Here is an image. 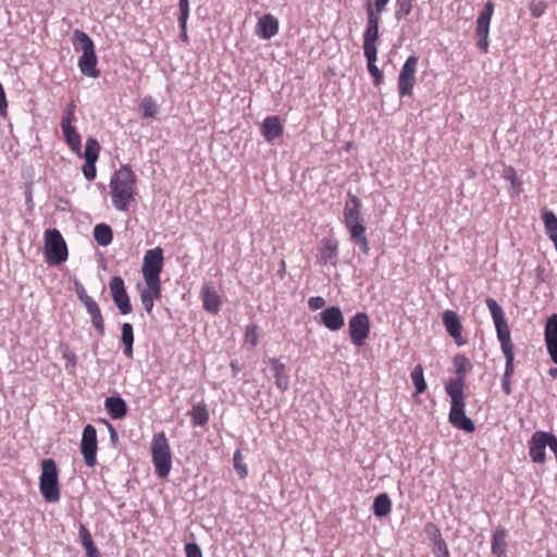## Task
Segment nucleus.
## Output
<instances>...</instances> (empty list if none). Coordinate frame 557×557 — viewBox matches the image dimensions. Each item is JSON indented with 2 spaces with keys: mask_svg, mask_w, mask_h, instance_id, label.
Instances as JSON below:
<instances>
[{
  "mask_svg": "<svg viewBox=\"0 0 557 557\" xmlns=\"http://www.w3.org/2000/svg\"><path fill=\"white\" fill-rule=\"evenodd\" d=\"M396 1V11L395 17L396 20H401L403 17L410 14L412 9V0H395Z\"/></svg>",
  "mask_w": 557,
  "mask_h": 557,
  "instance_id": "4c0bfd02",
  "label": "nucleus"
},
{
  "mask_svg": "<svg viewBox=\"0 0 557 557\" xmlns=\"http://www.w3.org/2000/svg\"><path fill=\"white\" fill-rule=\"evenodd\" d=\"M285 272V262L282 261V268H280V274L283 275Z\"/></svg>",
  "mask_w": 557,
  "mask_h": 557,
  "instance_id": "680f3d73",
  "label": "nucleus"
},
{
  "mask_svg": "<svg viewBox=\"0 0 557 557\" xmlns=\"http://www.w3.org/2000/svg\"><path fill=\"white\" fill-rule=\"evenodd\" d=\"M94 238L99 246H109L113 239V233L111 227L103 223L97 224L94 227Z\"/></svg>",
  "mask_w": 557,
  "mask_h": 557,
  "instance_id": "7c9ffc66",
  "label": "nucleus"
},
{
  "mask_svg": "<svg viewBox=\"0 0 557 557\" xmlns=\"http://www.w3.org/2000/svg\"><path fill=\"white\" fill-rule=\"evenodd\" d=\"M468 363H469V360L466 357H463V356H456L455 359H454V364L456 367V373L458 375H461L466 371L465 367Z\"/></svg>",
  "mask_w": 557,
  "mask_h": 557,
  "instance_id": "de8ad7c7",
  "label": "nucleus"
},
{
  "mask_svg": "<svg viewBox=\"0 0 557 557\" xmlns=\"http://www.w3.org/2000/svg\"><path fill=\"white\" fill-rule=\"evenodd\" d=\"M86 555H87V557H100L97 548H94L92 550H87Z\"/></svg>",
  "mask_w": 557,
  "mask_h": 557,
  "instance_id": "13d9d810",
  "label": "nucleus"
},
{
  "mask_svg": "<svg viewBox=\"0 0 557 557\" xmlns=\"http://www.w3.org/2000/svg\"><path fill=\"white\" fill-rule=\"evenodd\" d=\"M75 104L72 102L67 106L64 111L63 117L61 120V126H70L72 125V121L74 120Z\"/></svg>",
  "mask_w": 557,
  "mask_h": 557,
  "instance_id": "c03bdc74",
  "label": "nucleus"
},
{
  "mask_svg": "<svg viewBox=\"0 0 557 557\" xmlns=\"http://www.w3.org/2000/svg\"><path fill=\"white\" fill-rule=\"evenodd\" d=\"M85 309L87 313L91 318V323L96 331L100 334H104V321L101 313V310L98 306V304L91 298L88 301L84 302Z\"/></svg>",
  "mask_w": 557,
  "mask_h": 557,
  "instance_id": "393cba45",
  "label": "nucleus"
},
{
  "mask_svg": "<svg viewBox=\"0 0 557 557\" xmlns=\"http://www.w3.org/2000/svg\"><path fill=\"white\" fill-rule=\"evenodd\" d=\"M494 12V4L488 1L485 3L483 11L480 13L476 21V35L479 37L478 46L484 52L488 49V33L490 23Z\"/></svg>",
  "mask_w": 557,
  "mask_h": 557,
  "instance_id": "4468645a",
  "label": "nucleus"
},
{
  "mask_svg": "<svg viewBox=\"0 0 557 557\" xmlns=\"http://www.w3.org/2000/svg\"><path fill=\"white\" fill-rule=\"evenodd\" d=\"M445 391L450 397L451 406L448 413V421L456 429L471 433L475 430L474 422L466 416L465 394H463V379H453L445 383Z\"/></svg>",
  "mask_w": 557,
  "mask_h": 557,
  "instance_id": "f03ea898",
  "label": "nucleus"
},
{
  "mask_svg": "<svg viewBox=\"0 0 557 557\" xmlns=\"http://www.w3.org/2000/svg\"><path fill=\"white\" fill-rule=\"evenodd\" d=\"M502 388L506 395L511 394L510 377L503 376Z\"/></svg>",
  "mask_w": 557,
  "mask_h": 557,
  "instance_id": "864d4df0",
  "label": "nucleus"
},
{
  "mask_svg": "<svg viewBox=\"0 0 557 557\" xmlns=\"http://www.w3.org/2000/svg\"><path fill=\"white\" fill-rule=\"evenodd\" d=\"M549 438V433L543 431H536L530 442H529V450L530 457L532 461L541 463L545 461V448L547 446V441Z\"/></svg>",
  "mask_w": 557,
  "mask_h": 557,
  "instance_id": "f3484780",
  "label": "nucleus"
},
{
  "mask_svg": "<svg viewBox=\"0 0 557 557\" xmlns=\"http://www.w3.org/2000/svg\"><path fill=\"white\" fill-rule=\"evenodd\" d=\"M140 109L144 117H154L157 114V104L151 97L143 99Z\"/></svg>",
  "mask_w": 557,
  "mask_h": 557,
  "instance_id": "58836bf2",
  "label": "nucleus"
},
{
  "mask_svg": "<svg viewBox=\"0 0 557 557\" xmlns=\"http://www.w3.org/2000/svg\"><path fill=\"white\" fill-rule=\"evenodd\" d=\"M418 67V57L410 55L405 61L398 76V91L400 96L412 95Z\"/></svg>",
  "mask_w": 557,
  "mask_h": 557,
  "instance_id": "f8f14e48",
  "label": "nucleus"
},
{
  "mask_svg": "<svg viewBox=\"0 0 557 557\" xmlns=\"http://www.w3.org/2000/svg\"><path fill=\"white\" fill-rule=\"evenodd\" d=\"M506 537L507 531L503 528L497 529L493 534L492 550L498 557H506Z\"/></svg>",
  "mask_w": 557,
  "mask_h": 557,
  "instance_id": "c756f323",
  "label": "nucleus"
},
{
  "mask_svg": "<svg viewBox=\"0 0 557 557\" xmlns=\"http://www.w3.org/2000/svg\"><path fill=\"white\" fill-rule=\"evenodd\" d=\"M443 324L447 333L454 338L458 346H462L467 341L461 335V322L458 314L455 311L446 310L443 313Z\"/></svg>",
  "mask_w": 557,
  "mask_h": 557,
  "instance_id": "a211bd4d",
  "label": "nucleus"
},
{
  "mask_svg": "<svg viewBox=\"0 0 557 557\" xmlns=\"http://www.w3.org/2000/svg\"><path fill=\"white\" fill-rule=\"evenodd\" d=\"M363 52L368 62V70L374 78V84H381L383 81V73L375 65L377 53L376 45H363Z\"/></svg>",
  "mask_w": 557,
  "mask_h": 557,
  "instance_id": "b1692460",
  "label": "nucleus"
},
{
  "mask_svg": "<svg viewBox=\"0 0 557 557\" xmlns=\"http://www.w3.org/2000/svg\"><path fill=\"white\" fill-rule=\"evenodd\" d=\"M411 380L418 394H422L426 389V383L423 376V369L420 364L416 366L411 372Z\"/></svg>",
  "mask_w": 557,
  "mask_h": 557,
  "instance_id": "e433bc0d",
  "label": "nucleus"
},
{
  "mask_svg": "<svg viewBox=\"0 0 557 557\" xmlns=\"http://www.w3.org/2000/svg\"><path fill=\"white\" fill-rule=\"evenodd\" d=\"M133 342H134V332L133 326L129 323L122 324V343L124 345V354L126 357H133Z\"/></svg>",
  "mask_w": 557,
  "mask_h": 557,
  "instance_id": "f704fd0d",
  "label": "nucleus"
},
{
  "mask_svg": "<svg viewBox=\"0 0 557 557\" xmlns=\"http://www.w3.org/2000/svg\"><path fill=\"white\" fill-rule=\"evenodd\" d=\"M113 301L122 314L132 312L129 297L126 293L124 281L120 276H113L109 283Z\"/></svg>",
  "mask_w": 557,
  "mask_h": 557,
  "instance_id": "2eb2a0df",
  "label": "nucleus"
},
{
  "mask_svg": "<svg viewBox=\"0 0 557 557\" xmlns=\"http://www.w3.org/2000/svg\"><path fill=\"white\" fill-rule=\"evenodd\" d=\"M278 20L272 14L263 15L257 23L256 34L259 38L268 40L278 32Z\"/></svg>",
  "mask_w": 557,
  "mask_h": 557,
  "instance_id": "aec40b11",
  "label": "nucleus"
},
{
  "mask_svg": "<svg viewBox=\"0 0 557 557\" xmlns=\"http://www.w3.org/2000/svg\"><path fill=\"white\" fill-rule=\"evenodd\" d=\"M506 177L511 181L513 186H516V184H517V174H516V171L512 168H509L508 170H506Z\"/></svg>",
  "mask_w": 557,
  "mask_h": 557,
  "instance_id": "5fc2aeb1",
  "label": "nucleus"
},
{
  "mask_svg": "<svg viewBox=\"0 0 557 557\" xmlns=\"http://www.w3.org/2000/svg\"><path fill=\"white\" fill-rule=\"evenodd\" d=\"M191 422L195 426H202L209 421V411L203 403H197L190 410Z\"/></svg>",
  "mask_w": 557,
  "mask_h": 557,
  "instance_id": "473e14b6",
  "label": "nucleus"
},
{
  "mask_svg": "<svg viewBox=\"0 0 557 557\" xmlns=\"http://www.w3.org/2000/svg\"><path fill=\"white\" fill-rule=\"evenodd\" d=\"M151 456L157 475L159 478H166L172 468V455L163 432L153 436L151 442Z\"/></svg>",
  "mask_w": 557,
  "mask_h": 557,
  "instance_id": "423d86ee",
  "label": "nucleus"
},
{
  "mask_svg": "<svg viewBox=\"0 0 557 557\" xmlns=\"http://www.w3.org/2000/svg\"><path fill=\"white\" fill-rule=\"evenodd\" d=\"M136 185V175L127 165H122L111 176L110 188L113 207L126 212L128 211L131 202L134 200Z\"/></svg>",
  "mask_w": 557,
  "mask_h": 557,
  "instance_id": "f257e3e1",
  "label": "nucleus"
},
{
  "mask_svg": "<svg viewBox=\"0 0 557 557\" xmlns=\"http://www.w3.org/2000/svg\"><path fill=\"white\" fill-rule=\"evenodd\" d=\"M100 151V145L95 138H88L85 146V164L83 166V174L91 181L96 177V161Z\"/></svg>",
  "mask_w": 557,
  "mask_h": 557,
  "instance_id": "dca6fc26",
  "label": "nucleus"
},
{
  "mask_svg": "<svg viewBox=\"0 0 557 557\" xmlns=\"http://www.w3.org/2000/svg\"><path fill=\"white\" fill-rule=\"evenodd\" d=\"M62 357L65 359V368L69 371H73L76 366V355L71 351L69 348H64L62 352Z\"/></svg>",
  "mask_w": 557,
  "mask_h": 557,
  "instance_id": "37998d69",
  "label": "nucleus"
},
{
  "mask_svg": "<svg viewBox=\"0 0 557 557\" xmlns=\"http://www.w3.org/2000/svg\"><path fill=\"white\" fill-rule=\"evenodd\" d=\"M546 5L543 1L532 2L530 10L533 16L539 17L545 12Z\"/></svg>",
  "mask_w": 557,
  "mask_h": 557,
  "instance_id": "09e8293b",
  "label": "nucleus"
},
{
  "mask_svg": "<svg viewBox=\"0 0 557 557\" xmlns=\"http://www.w3.org/2000/svg\"><path fill=\"white\" fill-rule=\"evenodd\" d=\"M261 134L267 141H273L274 139L283 135V125L277 116H268L261 124Z\"/></svg>",
  "mask_w": 557,
  "mask_h": 557,
  "instance_id": "4be33fe9",
  "label": "nucleus"
},
{
  "mask_svg": "<svg viewBox=\"0 0 557 557\" xmlns=\"http://www.w3.org/2000/svg\"><path fill=\"white\" fill-rule=\"evenodd\" d=\"M320 315H321L322 323L330 331H333V332L338 331L345 324V320H344L342 310L336 306L326 308L325 310H323L320 313Z\"/></svg>",
  "mask_w": 557,
  "mask_h": 557,
  "instance_id": "412c9836",
  "label": "nucleus"
},
{
  "mask_svg": "<svg viewBox=\"0 0 557 557\" xmlns=\"http://www.w3.org/2000/svg\"><path fill=\"white\" fill-rule=\"evenodd\" d=\"M233 460H234V468H235L236 472L238 473V475L240 478H246L247 473H248V470H247L246 465L242 463V453H240V450H238V449L235 450L234 456H233Z\"/></svg>",
  "mask_w": 557,
  "mask_h": 557,
  "instance_id": "79ce46f5",
  "label": "nucleus"
},
{
  "mask_svg": "<svg viewBox=\"0 0 557 557\" xmlns=\"http://www.w3.org/2000/svg\"><path fill=\"white\" fill-rule=\"evenodd\" d=\"M259 334L257 325H248L245 332V343L249 344L251 347H255L258 344Z\"/></svg>",
  "mask_w": 557,
  "mask_h": 557,
  "instance_id": "a19ab883",
  "label": "nucleus"
},
{
  "mask_svg": "<svg viewBox=\"0 0 557 557\" xmlns=\"http://www.w3.org/2000/svg\"><path fill=\"white\" fill-rule=\"evenodd\" d=\"M97 431L91 424H88L83 430L81 441V453L84 457V461L88 467H94L97 462Z\"/></svg>",
  "mask_w": 557,
  "mask_h": 557,
  "instance_id": "ddd939ff",
  "label": "nucleus"
},
{
  "mask_svg": "<svg viewBox=\"0 0 557 557\" xmlns=\"http://www.w3.org/2000/svg\"><path fill=\"white\" fill-rule=\"evenodd\" d=\"M163 250L160 247L146 251L141 267L145 283L161 284L160 274L163 269Z\"/></svg>",
  "mask_w": 557,
  "mask_h": 557,
  "instance_id": "9d476101",
  "label": "nucleus"
},
{
  "mask_svg": "<svg viewBox=\"0 0 557 557\" xmlns=\"http://www.w3.org/2000/svg\"><path fill=\"white\" fill-rule=\"evenodd\" d=\"M543 222L546 233L552 242L557 240V216L552 211L543 213Z\"/></svg>",
  "mask_w": 557,
  "mask_h": 557,
  "instance_id": "c9c22d12",
  "label": "nucleus"
},
{
  "mask_svg": "<svg viewBox=\"0 0 557 557\" xmlns=\"http://www.w3.org/2000/svg\"><path fill=\"white\" fill-rule=\"evenodd\" d=\"M8 102L4 94V89L0 84V115H3L7 111Z\"/></svg>",
  "mask_w": 557,
  "mask_h": 557,
  "instance_id": "603ef678",
  "label": "nucleus"
},
{
  "mask_svg": "<svg viewBox=\"0 0 557 557\" xmlns=\"http://www.w3.org/2000/svg\"><path fill=\"white\" fill-rule=\"evenodd\" d=\"M485 302L493 318L497 337L500 342L502 350L506 359L505 372L503 376L511 377L513 374L515 355L513 346L510 339V331L504 311L494 298L488 297Z\"/></svg>",
  "mask_w": 557,
  "mask_h": 557,
  "instance_id": "7ed1b4c3",
  "label": "nucleus"
},
{
  "mask_svg": "<svg viewBox=\"0 0 557 557\" xmlns=\"http://www.w3.org/2000/svg\"><path fill=\"white\" fill-rule=\"evenodd\" d=\"M389 0L368 1L367 9V28L363 34V45H375L379 38V24L381 13L385 10Z\"/></svg>",
  "mask_w": 557,
  "mask_h": 557,
  "instance_id": "1a4fd4ad",
  "label": "nucleus"
},
{
  "mask_svg": "<svg viewBox=\"0 0 557 557\" xmlns=\"http://www.w3.org/2000/svg\"><path fill=\"white\" fill-rule=\"evenodd\" d=\"M106 410L112 419H121L126 414V403L119 396L108 397L104 401Z\"/></svg>",
  "mask_w": 557,
  "mask_h": 557,
  "instance_id": "cd10ccee",
  "label": "nucleus"
},
{
  "mask_svg": "<svg viewBox=\"0 0 557 557\" xmlns=\"http://www.w3.org/2000/svg\"><path fill=\"white\" fill-rule=\"evenodd\" d=\"M544 337L547 351L552 360L557 364V313L552 314L547 319Z\"/></svg>",
  "mask_w": 557,
  "mask_h": 557,
  "instance_id": "6ab92c4d",
  "label": "nucleus"
},
{
  "mask_svg": "<svg viewBox=\"0 0 557 557\" xmlns=\"http://www.w3.org/2000/svg\"><path fill=\"white\" fill-rule=\"evenodd\" d=\"M349 202L344 208V222L349 231L350 237L359 245L364 255L369 253L370 246L366 236V227L360 214L361 201L360 199L349 194Z\"/></svg>",
  "mask_w": 557,
  "mask_h": 557,
  "instance_id": "20e7f679",
  "label": "nucleus"
},
{
  "mask_svg": "<svg viewBox=\"0 0 557 557\" xmlns=\"http://www.w3.org/2000/svg\"><path fill=\"white\" fill-rule=\"evenodd\" d=\"M161 297V284L146 283V289L140 293L141 304L147 311L151 313L153 309V301Z\"/></svg>",
  "mask_w": 557,
  "mask_h": 557,
  "instance_id": "5701e85b",
  "label": "nucleus"
},
{
  "mask_svg": "<svg viewBox=\"0 0 557 557\" xmlns=\"http://www.w3.org/2000/svg\"><path fill=\"white\" fill-rule=\"evenodd\" d=\"M74 37L75 40L81 44L83 51V54L78 60V66L81 72L86 76L97 78L100 73L96 67L97 55L95 52V45L92 40L86 33L79 29H76L74 32Z\"/></svg>",
  "mask_w": 557,
  "mask_h": 557,
  "instance_id": "6e6552de",
  "label": "nucleus"
},
{
  "mask_svg": "<svg viewBox=\"0 0 557 557\" xmlns=\"http://www.w3.org/2000/svg\"><path fill=\"white\" fill-rule=\"evenodd\" d=\"M45 258L48 264L59 265L69 257L67 246L57 228L45 232Z\"/></svg>",
  "mask_w": 557,
  "mask_h": 557,
  "instance_id": "0eeeda50",
  "label": "nucleus"
},
{
  "mask_svg": "<svg viewBox=\"0 0 557 557\" xmlns=\"http://www.w3.org/2000/svg\"><path fill=\"white\" fill-rule=\"evenodd\" d=\"M445 555H448V549L446 546H445Z\"/></svg>",
  "mask_w": 557,
  "mask_h": 557,
  "instance_id": "e2e57ef3",
  "label": "nucleus"
},
{
  "mask_svg": "<svg viewBox=\"0 0 557 557\" xmlns=\"http://www.w3.org/2000/svg\"><path fill=\"white\" fill-rule=\"evenodd\" d=\"M79 539H81V543L85 547L86 552L92 550L94 548H96L89 531L83 524L79 527Z\"/></svg>",
  "mask_w": 557,
  "mask_h": 557,
  "instance_id": "ea45409f",
  "label": "nucleus"
},
{
  "mask_svg": "<svg viewBox=\"0 0 557 557\" xmlns=\"http://www.w3.org/2000/svg\"><path fill=\"white\" fill-rule=\"evenodd\" d=\"M392 510V502L387 494L377 495L373 502V512L376 517H386Z\"/></svg>",
  "mask_w": 557,
  "mask_h": 557,
  "instance_id": "2f4dec72",
  "label": "nucleus"
},
{
  "mask_svg": "<svg viewBox=\"0 0 557 557\" xmlns=\"http://www.w3.org/2000/svg\"><path fill=\"white\" fill-rule=\"evenodd\" d=\"M549 375L553 376V377H557V368L550 369L549 370Z\"/></svg>",
  "mask_w": 557,
  "mask_h": 557,
  "instance_id": "052dcab7",
  "label": "nucleus"
},
{
  "mask_svg": "<svg viewBox=\"0 0 557 557\" xmlns=\"http://www.w3.org/2000/svg\"><path fill=\"white\" fill-rule=\"evenodd\" d=\"M185 553L187 557H202L200 547L195 543H187L185 545Z\"/></svg>",
  "mask_w": 557,
  "mask_h": 557,
  "instance_id": "49530a36",
  "label": "nucleus"
},
{
  "mask_svg": "<svg viewBox=\"0 0 557 557\" xmlns=\"http://www.w3.org/2000/svg\"><path fill=\"white\" fill-rule=\"evenodd\" d=\"M351 343L358 347L364 345L370 334V319L367 313L358 312L348 322Z\"/></svg>",
  "mask_w": 557,
  "mask_h": 557,
  "instance_id": "9b49d317",
  "label": "nucleus"
},
{
  "mask_svg": "<svg viewBox=\"0 0 557 557\" xmlns=\"http://www.w3.org/2000/svg\"><path fill=\"white\" fill-rule=\"evenodd\" d=\"M180 23V27H181V38L186 41L188 36H187V21H184V22H178Z\"/></svg>",
  "mask_w": 557,
  "mask_h": 557,
  "instance_id": "6e6d98bb",
  "label": "nucleus"
},
{
  "mask_svg": "<svg viewBox=\"0 0 557 557\" xmlns=\"http://www.w3.org/2000/svg\"><path fill=\"white\" fill-rule=\"evenodd\" d=\"M75 286L77 297L83 304L91 299V297L86 293L85 287L81 283L76 282Z\"/></svg>",
  "mask_w": 557,
  "mask_h": 557,
  "instance_id": "8fccbe9b",
  "label": "nucleus"
},
{
  "mask_svg": "<svg viewBox=\"0 0 557 557\" xmlns=\"http://www.w3.org/2000/svg\"><path fill=\"white\" fill-rule=\"evenodd\" d=\"M203 308L211 313H216L220 310L221 299L218 293L209 286L202 288Z\"/></svg>",
  "mask_w": 557,
  "mask_h": 557,
  "instance_id": "c85d7f7f",
  "label": "nucleus"
},
{
  "mask_svg": "<svg viewBox=\"0 0 557 557\" xmlns=\"http://www.w3.org/2000/svg\"><path fill=\"white\" fill-rule=\"evenodd\" d=\"M109 432H110V438L112 441L113 444H115L119 440V435H117V432L115 431V429L109 424Z\"/></svg>",
  "mask_w": 557,
  "mask_h": 557,
  "instance_id": "4d7b16f0",
  "label": "nucleus"
},
{
  "mask_svg": "<svg viewBox=\"0 0 557 557\" xmlns=\"http://www.w3.org/2000/svg\"><path fill=\"white\" fill-rule=\"evenodd\" d=\"M231 368H232V370H233V372H234V375H236V374H237V372L239 371L238 362H237V361H233V362L231 363Z\"/></svg>",
  "mask_w": 557,
  "mask_h": 557,
  "instance_id": "bf43d9fd",
  "label": "nucleus"
},
{
  "mask_svg": "<svg viewBox=\"0 0 557 557\" xmlns=\"http://www.w3.org/2000/svg\"><path fill=\"white\" fill-rule=\"evenodd\" d=\"M39 491L42 498L48 503H57L60 499L58 469L52 459L41 461Z\"/></svg>",
  "mask_w": 557,
  "mask_h": 557,
  "instance_id": "39448f33",
  "label": "nucleus"
},
{
  "mask_svg": "<svg viewBox=\"0 0 557 557\" xmlns=\"http://www.w3.org/2000/svg\"><path fill=\"white\" fill-rule=\"evenodd\" d=\"M337 244L333 240H325L319 251V262L321 264L335 265L337 262Z\"/></svg>",
  "mask_w": 557,
  "mask_h": 557,
  "instance_id": "a878e982",
  "label": "nucleus"
},
{
  "mask_svg": "<svg viewBox=\"0 0 557 557\" xmlns=\"http://www.w3.org/2000/svg\"><path fill=\"white\" fill-rule=\"evenodd\" d=\"M178 7H180L178 22L187 21L188 16H189V3H188V0H180Z\"/></svg>",
  "mask_w": 557,
  "mask_h": 557,
  "instance_id": "a18cd8bd",
  "label": "nucleus"
},
{
  "mask_svg": "<svg viewBox=\"0 0 557 557\" xmlns=\"http://www.w3.org/2000/svg\"><path fill=\"white\" fill-rule=\"evenodd\" d=\"M324 304H325L324 299L320 296L311 297L308 301L309 308L311 310H318V309L322 308L324 306Z\"/></svg>",
  "mask_w": 557,
  "mask_h": 557,
  "instance_id": "3c124183",
  "label": "nucleus"
},
{
  "mask_svg": "<svg viewBox=\"0 0 557 557\" xmlns=\"http://www.w3.org/2000/svg\"><path fill=\"white\" fill-rule=\"evenodd\" d=\"M64 138L70 146V148L77 154L81 156V136L76 132V129L70 125V126H61Z\"/></svg>",
  "mask_w": 557,
  "mask_h": 557,
  "instance_id": "72a5a7b5",
  "label": "nucleus"
},
{
  "mask_svg": "<svg viewBox=\"0 0 557 557\" xmlns=\"http://www.w3.org/2000/svg\"><path fill=\"white\" fill-rule=\"evenodd\" d=\"M270 363L274 372L276 387L285 392L289 386V376L285 371V364L275 358L270 359Z\"/></svg>",
  "mask_w": 557,
  "mask_h": 557,
  "instance_id": "bb28decb",
  "label": "nucleus"
}]
</instances>
